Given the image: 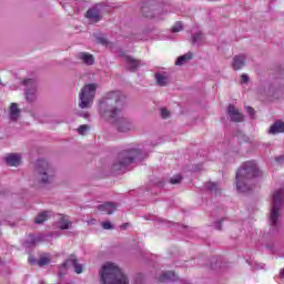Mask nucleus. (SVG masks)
<instances>
[{
    "label": "nucleus",
    "mask_w": 284,
    "mask_h": 284,
    "mask_svg": "<svg viewBox=\"0 0 284 284\" xmlns=\"http://www.w3.org/2000/svg\"><path fill=\"white\" fill-rule=\"evenodd\" d=\"M125 94L121 91H110L100 101V110L106 119H116L125 108Z\"/></svg>",
    "instance_id": "f257e3e1"
},
{
    "label": "nucleus",
    "mask_w": 284,
    "mask_h": 284,
    "mask_svg": "<svg viewBox=\"0 0 284 284\" xmlns=\"http://www.w3.org/2000/svg\"><path fill=\"white\" fill-rule=\"evenodd\" d=\"M255 176H261V171L254 162L244 163L236 172V187L237 192H250L253 186H250V181L255 179Z\"/></svg>",
    "instance_id": "f03ea898"
},
{
    "label": "nucleus",
    "mask_w": 284,
    "mask_h": 284,
    "mask_svg": "<svg viewBox=\"0 0 284 284\" xmlns=\"http://www.w3.org/2000/svg\"><path fill=\"white\" fill-rule=\"evenodd\" d=\"M102 284H130L128 276L115 264L106 263L100 272Z\"/></svg>",
    "instance_id": "7ed1b4c3"
},
{
    "label": "nucleus",
    "mask_w": 284,
    "mask_h": 284,
    "mask_svg": "<svg viewBox=\"0 0 284 284\" xmlns=\"http://www.w3.org/2000/svg\"><path fill=\"white\" fill-rule=\"evenodd\" d=\"M138 156H141V150L139 149H131L129 151L121 152L118 155V160L112 165L113 172H121L125 170L130 163H134Z\"/></svg>",
    "instance_id": "20e7f679"
},
{
    "label": "nucleus",
    "mask_w": 284,
    "mask_h": 284,
    "mask_svg": "<svg viewBox=\"0 0 284 284\" xmlns=\"http://www.w3.org/2000/svg\"><path fill=\"white\" fill-rule=\"evenodd\" d=\"M284 204V189H278L273 193V206L270 215L271 225L278 227V216Z\"/></svg>",
    "instance_id": "39448f33"
},
{
    "label": "nucleus",
    "mask_w": 284,
    "mask_h": 284,
    "mask_svg": "<svg viewBox=\"0 0 284 284\" xmlns=\"http://www.w3.org/2000/svg\"><path fill=\"white\" fill-rule=\"evenodd\" d=\"M94 97H97V84H87L81 89L79 94L80 108L84 110L85 108H91Z\"/></svg>",
    "instance_id": "423d86ee"
},
{
    "label": "nucleus",
    "mask_w": 284,
    "mask_h": 284,
    "mask_svg": "<svg viewBox=\"0 0 284 284\" xmlns=\"http://www.w3.org/2000/svg\"><path fill=\"white\" fill-rule=\"evenodd\" d=\"M36 172L41 183H50L52 174H54V170H52V166L45 160H39L36 163Z\"/></svg>",
    "instance_id": "0eeeda50"
},
{
    "label": "nucleus",
    "mask_w": 284,
    "mask_h": 284,
    "mask_svg": "<svg viewBox=\"0 0 284 284\" xmlns=\"http://www.w3.org/2000/svg\"><path fill=\"white\" fill-rule=\"evenodd\" d=\"M87 19H90L92 23H99L103 19V13L101 12V7L95 6L87 11Z\"/></svg>",
    "instance_id": "6e6552de"
},
{
    "label": "nucleus",
    "mask_w": 284,
    "mask_h": 284,
    "mask_svg": "<svg viewBox=\"0 0 284 284\" xmlns=\"http://www.w3.org/2000/svg\"><path fill=\"white\" fill-rule=\"evenodd\" d=\"M114 125L118 132H130V130H132V122H130L128 118L116 119Z\"/></svg>",
    "instance_id": "1a4fd4ad"
},
{
    "label": "nucleus",
    "mask_w": 284,
    "mask_h": 284,
    "mask_svg": "<svg viewBox=\"0 0 284 284\" xmlns=\"http://www.w3.org/2000/svg\"><path fill=\"white\" fill-rule=\"evenodd\" d=\"M74 267L75 274H81L83 272V266L79 264V258L75 257V255H70L69 258L63 263V267Z\"/></svg>",
    "instance_id": "9d476101"
},
{
    "label": "nucleus",
    "mask_w": 284,
    "mask_h": 284,
    "mask_svg": "<svg viewBox=\"0 0 284 284\" xmlns=\"http://www.w3.org/2000/svg\"><path fill=\"white\" fill-rule=\"evenodd\" d=\"M227 114L231 121H234V123H241V121H243V113H241V111L234 108L232 104L227 106Z\"/></svg>",
    "instance_id": "9b49d317"
},
{
    "label": "nucleus",
    "mask_w": 284,
    "mask_h": 284,
    "mask_svg": "<svg viewBox=\"0 0 284 284\" xmlns=\"http://www.w3.org/2000/svg\"><path fill=\"white\" fill-rule=\"evenodd\" d=\"M4 161L9 168H19L21 165V154L11 153L4 158Z\"/></svg>",
    "instance_id": "f8f14e48"
},
{
    "label": "nucleus",
    "mask_w": 284,
    "mask_h": 284,
    "mask_svg": "<svg viewBox=\"0 0 284 284\" xmlns=\"http://www.w3.org/2000/svg\"><path fill=\"white\" fill-rule=\"evenodd\" d=\"M21 116V109H19V104L12 102L9 106V119L11 121H17Z\"/></svg>",
    "instance_id": "ddd939ff"
},
{
    "label": "nucleus",
    "mask_w": 284,
    "mask_h": 284,
    "mask_svg": "<svg viewBox=\"0 0 284 284\" xmlns=\"http://www.w3.org/2000/svg\"><path fill=\"white\" fill-rule=\"evenodd\" d=\"M99 212H102V214H114V211L116 210V205L112 202H105L104 204L98 205Z\"/></svg>",
    "instance_id": "4468645a"
},
{
    "label": "nucleus",
    "mask_w": 284,
    "mask_h": 284,
    "mask_svg": "<svg viewBox=\"0 0 284 284\" xmlns=\"http://www.w3.org/2000/svg\"><path fill=\"white\" fill-rule=\"evenodd\" d=\"M77 57L85 65H94V55H92V53L80 52Z\"/></svg>",
    "instance_id": "2eb2a0df"
},
{
    "label": "nucleus",
    "mask_w": 284,
    "mask_h": 284,
    "mask_svg": "<svg viewBox=\"0 0 284 284\" xmlns=\"http://www.w3.org/2000/svg\"><path fill=\"white\" fill-rule=\"evenodd\" d=\"M245 67V55H235L233 58L232 68L235 71L242 70Z\"/></svg>",
    "instance_id": "dca6fc26"
},
{
    "label": "nucleus",
    "mask_w": 284,
    "mask_h": 284,
    "mask_svg": "<svg viewBox=\"0 0 284 284\" xmlns=\"http://www.w3.org/2000/svg\"><path fill=\"white\" fill-rule=\"evenodd\" d=\"M142 14L146 19H153L154 12L152 11V0H146L142 6Z\"/></svg>",
    "instance_id": "f3484780"
},
{
    "label": "nucleus",
    "mask_w": 284,
    "mask_h": 284,
    "mask_svg": "<svg viewBox=\"0 0 284 284\" xmlns=\"http://www.w3.org/2000/svg\"><path fill=\"white\" fill-rule=\"evenodd\" d=\"M58 225L60 230H70V227H72V222H70V219H68V215L60 214Z\"/></svg>",
    "instance_id": "a211bd4d"
},
{
    "label": "nucleus",
    "mask_w": 284,
    "mask_h": 284,
    "mask_svg": "<svg viewBox=\"0 0 284 284\" xmlns=\"http://www.w3.org/2000/svg\"><path fill=\"white\" fill-rule=\"evenodd\" d=\"M170 281H176V273L169 271L162 273L159 277V283H170Z\"/></svg>",
    "instance_id": "6ab92c4d"
},
{
    "label": "nucleus",
    "mask_w": 284,
    "mask_h": 284,
    "mask_svg": "<svg viewBox=\"0 0 284 284\" xmlns=\"http://www.w3.org/2000/svg\"><path fill=\"white\" fill-rule=\"evenodd\" d=\"M124 61H125L126 65H129L130 70H136V68H139V65H141V60H136L130 55H125Z\"/></svg>",
    "instance_id": "aec40b11"
},
{
    "label": "nucleus",
    "mask_w": 284,
    "mask_h": 284,
    "mask_svg": "<svg viewBox=\"0 0 284 284\" xmlns=\"http://www.w3.org/2000/svg\"><path fill=\"white\" fill-rule=\"evenodd\" d=\"M193 57L194 54L192 52H187L186 54H183L176 59L175 65H185L187 61H192Z\"/></svg>",
    "instance_id": "412c9836"
},
{
    "label": "nucleus",
    "mask_w": 284,
    "mask_h": 284,
    "mask_svg": "<svg viewBox=\"0 0 284 284\" xmlns=\"http://www.w3.org/2000/svg\"><path fill=\"white\" fill-rule=\"evenodd\" d=\"M284 132V122H276L270 128V134H281Z\"/></svg>",
    "instance_id": "4be33fe9"
},
{
    "label": "nucleus",
    "mask_w": 284,
    "mask_h": 284,
    "mask_svg": "<svg viewBox=\"0 0 284 284\" xmlns=\"http://www.w3.org/2000/svg\"><path fill=\"white\" fill-rule=\"evenodd\" d=\"M155 80L158 85H161V87L168 85V77L161 73L155 74Z\"/></svg>",
    "instance_id": "5701e85b"
},
{
    "label": "nucleus",
    "mask_w": 284,
    "mask_h": 284,
    "mask_svg": "<svg viewBox=\"0 0 284 284\" xmlns=\"http://www.w3.org/2000/svg\"><path fill=\"white\" fill-rule=\"evenodd\" d=\"M45 221H48V212L44 211L37 215L34 223L41 225V223H45Z\"/></svg>",
    "instance_id": "b1692460"
},
{
    "label": "nucleus",
    "mask_w": 284,
    "mask_h": 284,
    "mask_svg": "<svg viewBox=\"0 0 284 284\" xmlns=\"http://www.w3.org/2000/svg\"><path fill=\"white\" fill-rule=\"evenodd\" d=\"M49 264H50V257H48V256H42L38 261V265L40 267H43V265H49Z\"/></svg>",
    "instance_id": "393cba45"
},
{
    "label": "nucleus",
    "mask_w": 284,
    "mask_h": 284,
    "mask_svg": "<svg viewBox=\"0 0 284 284\" xmlns=\"http://www.w3.org/2000/svg\"><path fill=\"white\" fill-rule=\"evenodd\" d=\"M181 181H183V178L181 175H175L170 179V183L172 185H179V183H181Z\"/></svg>",
    "instance_id": "a878e982"
},
{
    "label": "nucleus",
    "mask_w": 284,
    "mask_h": 284,
    "mask_svg": "<svg viewBox=\"0 0 284 284\" xmlns=\"http://www.w3.org/2000/svg\"><path fill=\"white\" fill-rule=\"evenodd\" d=\"M26 98L27 101H34V89L27 90Z\"/></svg>",
    "instance_id": "bb28decb"
},
{
    "label": "nucleus",
    "mask_w": 284,
    "mask_h": 284,
    "mask_svg": "<svg viewBox=\"0 0 284 284\" xmlns=\"http://www.w3.org/2000/svg\"><path fill=\"white\" fill-rule=\"evenodd\" d=\"M88 130H90V126L88 124H82L78 128V132L81 135L85 134V132H88Z\"/></svg>",
    "instance_id": "cd10ccee"
},
{
    "label": "nucleus",
    "mask_w": 284,
    "mask_h": 284,
    "mask_svg": "<svg viewBox=\"0 0 284 284\" xmlns=\"http://www.w3.org/2000/svg\"><path fill=\"white\" fill-rule=\"evenodd\" d=\"M203 38V34L201 32L194 33L192 37V43H199L201 39Z\"/></svg>",
    "instance_id": "c85d7f7f"
},
{
    "label": "nucleus",
    "mask_w": 284,
    "mask_h": 284,
    "mask_svg": "<svg viewBox=\"0 0 284 284\" xmlns=\"http://www.w3.org/2000/svg\"><path fill=\"white\" fill-rule=\"evenodd\" d=\"M181 30H183V24L181 22H176L173 27H172V32H181Z\"/></svg>",
    "instance_id": "c756f323"
},
{
    "label": "nucleus",
    "mask_w": 284,
    "mask_h": 284,
    "mask_svg": "<svg viewBox=\"0 0 284 284\" xmlns=\"http://www.w3.org/2000/svg\"><path fill=\"white\" fill-rule=\"evenodd\" d=\"M161 116L162 119H168L170 116V111L165 108L161 109Z\"/></svg>",
    "instance_id": "7c9ffc66"
},
{
    "label": "nucleus",
    "mask_w": 284,
    "mask_h": 284,
    "mask_svg": "<svg viewBox=\"0 0 284 284\" xmlns=\"http://www.w3.org/2000/svg\"><path fill=\"white\" fill-rule=\"evenodd\" d=\"M23 85H31L32 88H34V80L32 79H26L22 81Z\"/></svg>",
    "instance_id": "2f4dec72"
},
{
    "label": "nucleus",
    "mask_w": 284,
    "mask_h": 284,
    "mask_svg": "<svg viewBox=\"0 0 284 284\" xmlns=\"http://www.w3.org/2000/svg\"><path fill=\"white\" fill-rule=\"evenodd\" d=\"M102 227L103 230H112V223L110 221L103 222Z\"/></svg>",
    "instance_id": "473e14b6"
},
{
    "label": "nucleus",
    "mask_w": 284,
    "mask_h": 284,
    "mask_svg": "<svg viewBox=\"0 0 284 284\" xmlns=\"http://www.w3.org/2000/svg\"><path fill=\"white\" fill-rule=\"evenodd\" d=\"M246 112H248L250 116H252V119H254V114H255V110L252 106H246Z\"/></svg>",
    "instance_id": "72a5a7b5"
},
{
    "label": "nucleus",
    "mask_w": 284,
    "mask_h": 284,
    "mask_svg": "<svg viewBox=\"0 0 284 284\" xmlns=\"http://www.w3.org/2000/svg\"><path fill=\"white\" fill-rule=\"evenodd\" d=\"M250 81V77L247 74H242L241 75V83H247Z\"/></svg>",
    "instance_id": "f704fd0d"
},
{
    "label": "nucleus",
    "mask_w": 284,
    "mask_h": 284,
    "mask_svg": "<svg viewBox=\"0 0 284 284\" xmlns=\"http://www.w3.org/2000/svg\"><path fill=\"white\" fill-rule=\"evenodd\" d=\"M206 187H207V190H210L212 192L213 190H216V184L210 182L206 184Z\"/></svg>",
    "instance_id": "c9c22d12"
},
{
    "label": "nucleus",
    "mask_w": 284,
    "mask_h": 284,
    "mask_svg": "<svg viewBox=\"0 0 284 284\" xmlns=\"http://www.w3.org/2000/svg\"><path fill=\"white\" fill-rule=\"evenodd\" d=\"M88 225H97V219H90L87 221Z\"/></svg>",
    "instance_id": "e433bc0d"
},
{
    "label": "nucleus",
    "mask_w": 284,
    "mask_h": 284,
    "mask_svg": "<svg viewBox=\"0 0 284 284\" xmlns=\"http://www.w3.org/2000/svg\"><path fill=\"white\" fill-rule=\"evenodd\" d=\"M280 276H281L282 278H284V267L281 270Z\"/></svg>",
    "instance_id": "4c0bfd02"
},
{
    "label": "nucleus",
    "mask_w": 284,
    "mask_h": 284,
    "mask_svg": "<svg viewBox=\"0 0 284 284\" xmlns=\"http://www.w3.org/2000/svg\"><path fill=\"white\" fill-rule=\"evenodd\" d=\"M99 42H100V43H103V44L106 43V41H105L104 39H99Z\"/></svg>",
    "instance_id": "58836bf2"
},
{
    "label": "nucleus",
    "mask_w": 284,
    "mask_h": 284,
    "mask_svg": "<svg viewBox=\"0 0 284 284\" xmlns=\"http://www.w3.org/2000/svg\"><path fill=\"white\" fill-rule=\"evenodd\" d=\"M283 159H284V155H282L281 158H277L276 161L278 162V161H281Z\"/></svg>",
    "instance_id": "ea45409f"
},
{
    "label": "nucleus",
    "mask_w": 284,
    "mask_h": 284,
    "mask_svg": "<svg viewBox=\"0 0 284 284\" xmlns=\"http://www.w3.org/2000/svg\"><path fill=\"white\" fill-rule=\"evenodd\" d=\"M40 284H45V282H40Z\"/></svg>",
    "instance_id": "a19ab883"
}]
</instances>
